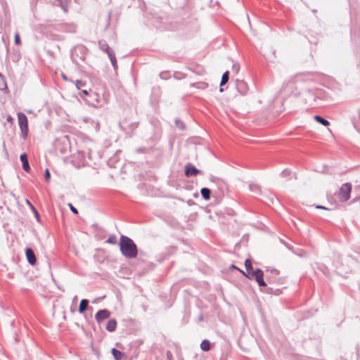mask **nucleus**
<instances>
[{
	"mask_svg": "<svg viewBox=\"0 0 360 360\" xmlns=\"http://www.w3.org/2000/svg\"><path fill=\"white\" fill-rule=\"evenodd\" d=\"M20 160L22 163V168L26 172H29L30 170V165L28 162V158L26 153L20 155Z\"/></svg>",
	"mask_w": 360,
	"mask_h": 360,
	"instance_id": "6e6552de",
	"label": "nucleus"
},
{
	"mask_svg": "<svg viewBox=\"0 0 360 360\" xmlns=\"http://www.w3.org/2000/svg\"><path fill=\"white\" fill-rule=\"evenodd\" d=\"M237 82L238 88H242L241 93L244 94L247 89L246 84L243 81H238Z\"/></svg>",
	"mask_w": 360,
	"mask_h": 360,
	"instance_id": "6ab92c4d",
	"label": "nucleus"
},
{
	"mask_svg": "<svg viewBox=\"0 0 360 360\" xmlns=\"http://www.w3.org/2000/svg\"><path fill=\"white\" fill-rule=\"evenodd\" d=\"M316 209H325V207L321 205H316Z\"/></svg>",
	"mask_w": 360,
	"mask_h": 360,
	"instance_id": "c756f323",
	"label": "nucleus"
},
{
	"mask_svg": "<svg viewBox=\"0 0 360 360\" xmlns=\"http://www.w3.org/2000/svg\"><path fill=\"white\" fill-rule=\"evenodd\" d=\"M323 273L324 275L328 276V269L326 268V270H323Z\"/></svg>",
	"mask_w": 360,
	"mask_h": 360,
	"instance_id": "c85d7f7f",
	"label": "nucleus"
},
{
	"mask_svg": "<svg viewBox=\"0 0 360 360\" xmlns=\"http://www.w3.org/2000/svg\"><path fill=\"white\" fill-rule=\"evenodd\" d=\"M246 277L252 279L255 278L259 286H266V284L263 280V271L257 269L252 271L250 275H246Z\"/></svg>",
	"mask_w": 360,
	"mask_h": 360,
	"instance_id": "20e7f679",
	"label": "nucleus"
},
{
	"mask_svg": "<svg viewBox=\"0 0 360 360\" xmlns=\"http://www.w3.org/2000/svg\"><path fill=\"white\" fill-rule=\"evenodd\" d=\"M245 266L246 269L247 273H245L243 271H240L243 274H244L245 276L246 275H250V274L254 271L252 266V262L250 259H246L245 262Z\"/></svg>",
	"mask_w": 360,
	"mask_h": 360,
	"instance_id": "9b49d317",
	"label": "nucleus"
},
{
	"mask_svg": "<svg viewBox=\"0 0 360 360\" xmlns=\"http://www.w3.org/2000/svg\"><path fill=\"white\" fill-rule=\"evenodd\" d=\"M75 85L77 86V88L79 90H82V92L84 94V95H88L89 94V91L87 89H83L84 87L86 86V82H84V81L82 80H77L76 82H75Z\"/></svg>",
	"mask_w": 360,
	"mask_h": 360,
	"instance_id": "9d476101",
	"label": "nucleus"
},
{
	"mask_svg": "<svg viewBox=\"0 0 360 360\" xmlns=\"http://www.w3.org/2000/svg\"><path fill=\"white\" fill-rule=\"evenodd\" d=\"M120 251L128 258H134L137 255V248L134 241L127 236H122L120 240Z\"/></svg>",
	"mask_w": 360,
	"mask_h": 360,
	"instance_id": "f257e3e1",
	"label": "nucleus"
},
{
	"mask_svg": "<svg viewBox=\"0 0 360 360\" xmlns=\"http://www.w3.org/2000/svg\"><path fill=\"white\" fill-rule=\"evenodd\" d=\"M200 348L203 351H209L210 349V342L207 340H204L200 344Z\"/></svg>",
	"mask_w": 360,
	"mask_h": 360,
	"instance_id": "dca6fc26",
	"label": "nucleus"
},
{
	"mask_svg": "<svg viewBox=\"0 0 360 360\" xmlns=\"http://www.w3.org/2000/svg\"><path fill=\"white\" fill-rule=\"evenodd\" d=\"M106 242L110 244H116L117 243V238L115 235H110L108 237Z\"/></svg>",
	"mask_w": 360,
	"mask_h": 360,
	"instance_id": "aec40b11",
	"label": "nucleus"
},
{
	"mask_svg": "<svg viewBox=\"0 0 360 360\" xmlns=\"http://www.w3.org/2000/svg\"><path fill=\"white\" fill-rule=\"evenodd\" d=\"M199 173H200V171L198 169H196L194 166H193L192 165L188 164L186 167L185 174L187 176H196Z\"/></svg>",
	"mask_w": 360,
	"mask_h": 360,
	"instance_id": "0eeeda50",
	"label": "nucleus"
},
{
	"mask_svg": "<svg viewBox=\"0 0 360 360\" xmlns=\"http://www.w3.org/2000/svg\"><path fill=\"white\" fill-rule=\"evenodd\" d=\"M316 98H319V95H320V90L319 89L316 88Z\"/></svg>",
	"mask_w": 360,
	"mask_h": 360,
	"instance_id": "cd10ccee",
	"label": "nucleus"
},
{
	"mask_svg": "<svg viewBox=\"0 0 360 360\" xmlns=\"http://www.w3.org/2000/svg\"><path fill=\"white\" fill-rule=\"evenodd\" d=\"M117 321L115 319H110L108 321L106 325V330L112 332L116 329Z\"/></svg>",
	"mask_w": 360,
	"mask_h": 360,
	"instance_id": "f8f14e48",
	"label": "nucleus"
},
{
	"mask_svg": "<svg viewBox=\"0 0 360 360\" xmlns=\"http://www.w3.org/2000/svg\"><path fill=\"white\" fill-rule=\"evenodd\" d=\"M7 121H8V122H13V118H12V117H11V116H10V115H9V116H8V117H7Z\"/></svg>",
	"mask_w": 360,
	"mask_h": 360,
	"instance_id": "bb28decb",
	"label": "nucleus"
},
{
	"mask_svg": "<svg viewBox=\"0 0 360 360\" xmlns=\"http://www.w3.org/2000/svg\"><path fill=\"white\" fill-rule=\"evenodd\" d=\"M15 44L17 45L20 44V38L18 32H15Z\"/></svg>",
	"mask_w": 360,
	"mask_h": 360,
	"instance_id": "4be33fe9",
	"label": "nucleus"
},
{
	"mask_svg": "<svg viewBox=\"0 0 360 360\" xmlns=\"http://www.w3.org/2000/svg\"><path fill=\"white\" fill-rule=\"evenodd\" d=\"M26 203L30 207L32 206V204L31 202L28 200H26Z\"/></svg>",
	"mask_w": 360,
	"mask_h": 360,
	"instance_id": "7c9ffc66",
	"label": "nucleus"
},
{
	"mask_svg": "<svg viewBox=\"0 0 360 360\" xmlns=\"http://www.w3.org/2000/svg\"><path fill=\"white\" fill-rule=\"evenodd\" d=\"M316 122H319L323 126H329L330 124V122L327 120L319 115H316Z\"/></svg>",
	"mask_w": 360,
	"mask_h": 360,
	"instance_id": "f3484780",
	"label": "nucleus"
},
{
	"mask_svg": "<svg viewBox=\"0 0 360 360\" xmlns=\"http://www.w3.org/2000/svg\"><path fill=\"white\" fill-rule=\"evenodd\" d=\"M88 304H89V302L87 300H85V299L82 300L79 303V311L80 313H83L84 311H85L87 309Z\"/></svg>",
	"mask_w": 360,
	"mask_h": 360,
	"instance_id": "ddd939ff",
	"label": "nucleus"
},
{
	"mask_svg": "<svg viewBox=\"0 0 360 360\" xmlns=\"http://www.w3.org/2000/svg\"><path fill=\"white\" fill-rule=\"evenodd\" d=\"M32 210L34 212L35 215L37 217H39V214L37 211V210L35 209V207L32 205V206H30Z\"/></svg>",
	"mask_w": 360,
	"mask_h": 360,
	"instance_id": "a878e982",
	"label": "nucleus"
},
{
	"mask_svg": "<svg viewBox=\"0 0 360 360\" xmlns=\"http://www.w3.org/2000/svg\"><path fill=\"white\" fill-rule=\"evenodd\" d=\"M79 49L82 52L84 53V54L86 53V52L88 51L86 47H84V46H81L79 48Z\"/></svg>",
	"mask_w": 360,
	"mask_h": 360,
	"instance_id": "393cba45",
	"label": "nucleus"
},
{
	"mask_svg": "<svg viewBox=\"0 0 360 360\" xmlns=\"http://www.w3.org/2000/svg\"><path fill=\"white\" fill-rule=\"evenodd\" d=\"M18 124L24 138L27 137L28 133V120L26 115L22 112L18 113Z\"/></svg>",
	"mask_w": 360,
	"mask_h": 360,
	"instance_id": "7ed1b4c3",
	"label": "nucleus"
},
{
	"mask_svg": "<svg viewBox=\"0 0 360 360\" xmlns=\"http://www.w3.org/2000/svg\"><path fill=\"white\" fill-rule=\"evenodd\" d=\"M51 179V174L48 169L45 170V179L46 181H49Z\"/></svg>",
	"mask_w": 360,
	"mask_h": 360,
	"instance_id": "5701e85b",
	"label": "nucleus"
},
{
	"mask_svg": "<svg viewBox=\"0 0 360 360\" xmlns=\"http://www.w3.org/2000/svg\"><path fill=\"white\" fill-rule=\"evenodd\" d=\"M221 92L223 91V89L222 88H220V90H219Z\"/></svg>",
	"mask_w": 360,
	"mask_h": 360,
	"instance_id": "473e14b6",
	"label": "nucleus"
},
{
	"mask_svg": "<svg viewBox=\"0 0 360 360\" xmlns=\"http://www.w3.org/2000/svg\"><path fill=\"white\" fill-rule=\"evenodd\" d=\"M352 185L349 182L343 184L340 188L338 196L341 202H346L350 198Z\"/></svg>",
	"mask_w": 360,
	"mask_h": 360,
	"instance_id": "f03ea898",
	"label": "nucleus"
},
{
	"mask_svg": "<svg viewBox=\"0 0 360 360\" xmlns=\"http://www.w3.org/2000/svg\"><path fill=\"white\" fill-rule=\"evenodd\" d=\"M110 315V313L107 309H103L98 311L96 315L95 319L98 322H101L105 319H107Z\"/></svg>",
	"mask_w": 360,
	"mask_h": 360,
	"instance_id": "39448f33",
	"label": "nucleus"
},
{
	"mask_svg": "<svg viewBox=\"0 0 360 360\" xmlns=\"http://www.w3.org/2000/svg\"><path fill=\"white\" fill-rule=\"evenodd\" d=\"M111 353H112L115 360H124L126 359L125 354L116 349L115 348L112 349Z\"/></svg>",
	"mask_w": 360,
	"mask_h": 360,
	"instance_id": "1a4fd4ad",
	"label": "nucleus"
},
{
	"mask_svg": "<svg viewBox=\"0 0 360 360\" xmlns=\"http://www.w3.org/2000/svg\"><path fill=\"white\" fill-rule=\"evenodd\" d=\"M201 195L205 200L210 198V190L207 188H202L200 191Z\"/></svg>",
	"mask_w": 360,
	"mask_h": 360,
	"instance_id": "2eb2a0df",
	"label": "nucleus"
},
{
	"mask_svg": "<svg viewBox=\"0 0 360 360\" xmlns=\"http://www.w3.org/2000/svg\"><path fill=\"white\" fill-rule=\"evenodd\" d=\"M25 254L28 262L32 265H34L36 264L37 259L33 250L31 248H27Z\"/></svg>",
	"mask_w": 360,
	"mask_h": 360,
	"instance_id": "423d86ee",
	"label": "nucleus"
},
{
	"mask_svg": "<svg viewBox=\"0 0 360 360\" xmlns=\"http://www.w3.org/2000/svg\"><path fill=\"white\" fill-rule=\"evenodd\" d=\"M229 71H226L223 74L222 77H221V83H220L221 86H224V84H226L228 82V81H229Z\"/></svg>",
	"mask_w": 360,
	"mask_h": 360,
	"instance_id": "a211bd4d",
	"label": "nucleus"
},
{
	"mask_svg": "<svg viewBox=\"0 0 360 360\" xmlns=\"http://www.w3.org/2000/svg\"><path fill=\"white\" fill-rule=\"evenodd\" d=\"M68 206H69V207H70V210H71L73 213H75V214H78V211H77V209H76V208H75V207H74L71 203H69V204H68Z\"/></svg>",
	"mask_w": 360,
	"mask_h": 360,
	"instance_id": "b1692460",
	"label": "nucleus"
},
{
	"mask_svg": "<svg viewBox=\"0 0 360 360\" xmlns=\"http://www.w3.org/2000/svg\"><path fill=\"white\" fill-rule=\"evenodd\" d=\"M167 354V356L169 358L171 356V354L168 352Z\"/></svg>",
	"mask_w": 360,
	"mask_h": 360,
	"instance_id": "2f4dec72",
	"label": "nucleus"
},
{
	"mask_svg": "<svg viewBox=\"0 0 360 360\" xmlns=\"http://www.w3.org/2000/svg\"><path fill=\"white\" fill-rule=\"evenodd\" d=\"M192 86L199 89H205L208 87V83L206 82H198L191 84Z\"/></svg>",
	"mask_w": 360,
	"mask_h": 360,
	"instance_id": "4468645a",
	"label": "nucleus"
},
{
	"mask_svg": "<svg viewBox=\"0 0 360 360\" xmlns=\"http://www.w3.org/2000/svg\"><path fill=\"white\" fill-rule=\"evenodd\" d=\"M108 56L110 58L112 65L115 68H116L117 67V60H116L115 56L111 52H108Z\"/></svg>",
	"mask_w": 360,
	"mask_h": 360,
	"instance_id": "412c9836",
	"label": "nucleus"
}]
</instances>
